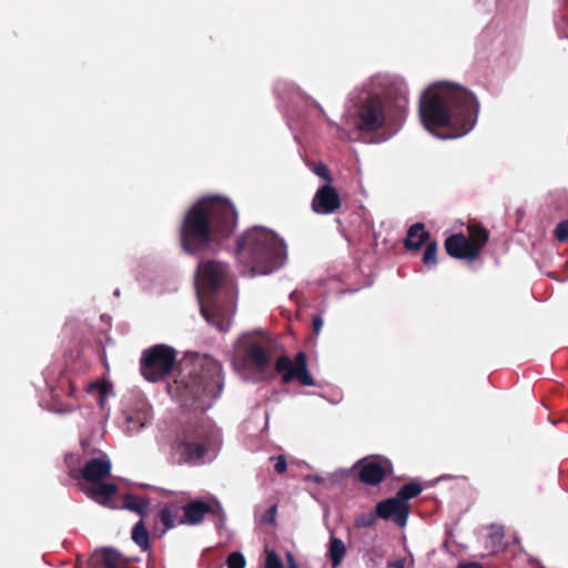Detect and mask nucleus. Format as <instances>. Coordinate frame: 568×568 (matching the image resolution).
<instances>
[{"mask_svg":"<svg viewBox=\"0 0 568 568\" xmlns=\"http://www.w3.org/2000/svg\"><path fill=\"white\" fill-rule=\"evenodd\" d=\"M341 140H355L362 134H372L387 123L398 131L408 108V90L403 80L387 74L367 79L362 88L347 101L343 121L345 126L329 119L324 108L313 102Z\"/></svg>","mask_w":568,"mask_h":568,"instance_id":"obj_1","label":"nucleus"},{"mask_svg":"<svg viewBox=\"0 0 568 568\" xmlns=\"http://www.w3.org/2000/svg\"><path fill=\"white\" fill-rule=\"evenodd\" d=\"M479 109V101L471 91L448 81L430 84L419 101L424 128L443 140L468 134L477 123Z\"/></svg>","mask_w":568,"mask_h":568,"instance_id":"obj_2","label":"nucleus"},{"mask_svg":"<svg viewBox=\"0 0 568 568\" xmlns=\"http://www.w3.org/2000/svg\"><path fill=\"white\" fill-rule=\"evenodd\" d=\"M237 223L234 205L225 199L204 197L196 202L185 215L181 243L191 254L206 250L217 235L229 236Z\"/></svg>","mask_w":568,"mask_h":568,"instance_id":"obj_3","label":"nucleus"},{"mask_svg":"<svg viewBox=\"0 0 568 568\" xmlns=\"http://www.w3.org/2000/svg\"><path fill=\"white\" fill-rule=\"evenodd\" d=\"M202 316L221 332H227L234 313V284L227 265L210 260L200 262L195 276Z\"/></svg>","mask_w":568,"mask_h":568,"instance_id":"obj_4","label":"nucleus"},{"mask_svg":"<svg viewBox=\"0 0 568 568\" xmlns=\"http://www.w3.org/2000/svg\"><path fill=\"white\" fill-rule=\"evenodd\" d=\"M222 388L221 364L204 355L182 366L179 378L169 385V393L183 406L206 410L221 395Z\"/></svg>","mask_w":568,"mask_h":568,"instance_id":"obj_5","label":"nucleus"},{"mask_svg":"<svg viewBox=\"0 0 568 568\" xmlns=\"http://www.w3.org/2000/svg\"><path fill=\"white\" fill-rule=\"evenodd\" d=\"M237 257L248 267L250 275H266L286 261V244L276 233L254 226L237 240Z\"/></svg>","mask_w":568,"mask_h":568,"instance_id":"obj_6","label":"nucleus"},{"mask_svg":"<svg viewBox=\"0 0 568 568\" xmlns=\"http://www.w3.org/2000/svg\"><path fill=\"white\" fill-rule=\"evenodd\" d=\"M221 444L220 429L210 420H203L181 432L173 446V454L178 463L200 465L213 460Z\"/></svg>","mask_w":568,"mask_h":568,"instance_id":"obj_7","label":"nucleus"},{"mask_svg":"<svg viewBox=\"0 0 568 568\" xmlns=\"http://www.w3.org/2000/svg\"><path fill=\"white\" fill-rule=\"evenodd\" d=\"M271 363L270 341L261 333L242 335L233 351L232 364L244 379L258 378Z\"/></svg>","mask_w":568,"mask_h":568,"instance_id":"obj_8","label":"nucleus"},{"mask_svg":"<svg viewBox=\"0 0 568 568\" xmlns=\"http://www.w3.org/2000/svg\"><path fill=\"white\" fill-rule=\"evenodd\" d=\"M176 352L164 344L155 345L143 353L141 373L150 382L165 377L173 368Z\"/></svg>","mask_w":568,"mask_h":568,"instance_id":"obj_9","label":"nucleus"},{"mask_svg":"<svg viewBox=\"0 0 568 568\" xmlns=\"http://www.w3.org/2000/svg\"><path fill=\"white\" fill-rule=\"evenodd\" d=\"M184 514V524L195 526L203 521L206 514L216 516L221 521L225 520V513L219 499L215 496L206 498H196L186 503L182 507Z\"/></svg>","mask_w":568,"mask_h":568,"instance_id":"obj_10","label":"nucleus"},{"mask_svg":"<svg viewBox=\"0 0 568 568\" xmlns=\"http://www.w3.org/2000/svg\"><path fill=\"white\" fill-rule=\"evenodd\" d=\"M275 368L280 374H282L284 383L297 379L302 385H314V379L307 371L306 356L303 352L296 354L294 362H292L287 356H281L276 361Z\"/></svg>","mask_w":568,"mask_h":568,"instance_id":"obj_11","label":"nucleus"},{"mask_svg":"<svg viewBox=\"0 0 568 568\" xmlns=\"http://www.w3.org/2000/svg\"><path fill=\"white\" fill-rule=\"evenodd\" d=\"M359 479L367 485H378L392 471V463L384 457L374 456L363 458L357 463Z\"/></svg>","mask_w":568,"mask_h":568,"instance_id":"obj_12","label":"nucleus"},{"mask_svg":"<svg viewBox=\"0 0 568 568\" xmlns=\"http://www.w3.org/2000/svg\"><path fill=\"white\" fill-rule=\"evenodd\" d=\"M376 513L379 518L392 519L404 527L409 515V504L398 497L388 498L377 504Z\"/></svg>","mask_w":568,"mask_h":568,"instance_id":"obj_13","label":"nucleus"},{"mask_svg":"<svg viewBox=\"0 0 568 568\" xmlns=\"http://www.w3.org/2000/svg\"><path fill=\"white\" fill-rule=\"evenodd\" d=\"M339 206V195L331 184H326L318 189L312 201V209L318 214H331Z\"/></svg>","mask_w":568,"mask_h":568,"instance_id":"obj_14","label":"nucleus"},{"mask_svg":"<svg viewBox=\"0 0 568 568\" xmlns=\"http://www.w3.org/2000/svg\"><path fill=\"white\" fill-rule=\"evenodd\" d=\"M447 253L457 258L475 260L479 255V246L463 234L449 236L445 242Z\"/></svg>","mask_w":568,"mask_h":568,"instance_id":"obj_15","label":"nucleus"},{"mask_svg":"<svg viewBox=\"0 0 568 568\" xmlns=\"http://www.w3.org/2000/svg\"><path fill=\"white\" fill-rule=\"evenodd\" d=\"M111 460L106 455L88 460L82 469V477L92 484H99L111 473Z\"/></svg>","mask_w":568,"mask_h":568,"instance_id":"obj_16","label":"nucleus"},{"mask_svg":"<svg viewBox=\"0 0 568 568\" xmlns=\"http://www.w3.org/2000/svg\"><path fill=\"white\" fill-rule=\"evenodd\" d=\"M88 395H92L97 398L100 408L104 412V416L108 417L110 408L106 407V400L114 396L112 384L105 381H94L85 386Z\"/></svg>","mask_w":568,"mask_h":568,"instance_id":"obj_17","label":"nucleus"},{"mask_svg":"<svg viewBox=\"0 0 568 568\" xmlns=\"http://www.w3.org/2000/svg\"><path fill=\"white\" fill-rule=\"evenodd\" d=\"M428 233L425 231L423 223H416L412 225L407 232L405 245L409 250L417 251L427 241Z\"/></svg>","mask_w":568,"mask_h":568,"instance_id":"obj_18","label":"nucleus"},{"mask_svg":"<svg viewBox=\"0 0 568 568\" xmlns=\"http://www.w3.org/2000/svg\"><path fill=\"white\" fill-rule=\"evenodd\" d=\"M84 493L99 504L106 505L116 493V486L112 483L99 484L95 487L84 489Z\"/></svg>","mask_w":568,"mask_h":568,"instance_id":"obj_19","label":"nucleus"},{"mask_svg":"<svg viewBox=\"0 0 568 568\" xmlns=\"http://www.w3.org/2000/svg\"><path fill=\"white\" fill-rule=\"evenodd\" d=\"M123 508L131 510L140 516L149 511L150 503L148 499L134 494H125L122 498Z\"/></svg>","mask_w":568,"mask_h":568,"instance_id":"obj_20","label":"nucleus"},{"mask_svg":"<svg viewBox=\"0 0 568 568\" xmlns=\"http://www.w3.org/2000/svg\"><path fill=\"white\" fill-rule=\"evenodd\" d=\"M150 422L148 412L139 413L136 415H126L122 426L123 432L128 435L139 433Z\"/></svg>","mask_w":568,"mask_h":568,"instance_id":"obj_21","label":"nucleus"},{"mask_svg":"<svg viewBox=\"0 0 568 568\" xmlns=\"http://www.w3.org/2000/svg\"><path fill=\"white\" fill-rule=\"evenodd\" d=\"M160 520L164 525L165 531L184 524V519L180 517V508L176 505H168L160 513Z\"/></svg>","mask_w":568,"mask_h":568,"instance_id":"obj_22","label":"nucleus"},{"mask_svg":"<svg viewBox=\"0 0 568 568\" xmlns=\"http://www.w3.org/2000/svg\"><path fill=\"white\" fill-rule=\"evenodd\" d=\"M346 555V547L342 539L331 537L327 556L332 561L333 568L341 565Z\"/></svg>","mask_w":568,"mask_h":568,"instance_id":"obj_23","label":"nucleus"},{"mask_svg":"<svg viewBox=\"0 0 568 568\" xmlns=\"http://www.w3.org/2000/svg\"><path fill=\"white\" fill-rule=\"evenodd\" d=\"M132 539L142 550L145 551L150 548L149 532L142 520L134 525Z\"/></svg>","mask_w":568,"mask_h":568,"instance_id":"obj_24","label":"nucleus"},{"mask_svg":"<svg viewBox=\"0 0 568 568\" xmlns=\"http://www.w3.org/2000/svg\"><path fill=\"white\" fill-rule=\"evenodd\" d=\"M101 560L105 568H123L124 562L118 551L105 548L101 551Z\"/></svg>","mask_w":568,"mask_h":568,"instance_id":"obj_25","label":"nucleus"},{"mask_svg":"<svg viewBox=\"0 0 568 568\" xmlns=\"http://www.w3.org/2000/svg\"><path fill=\"white\" fill-rule=\"evenodd\" d=\"M422 493V487L417 483H409L404 485L396 494V497L408 503L409 499L416 497Z\"/></svg>","mask_w":568,"mask_h":568,"instance_id":"obj_26","label":"nucleus"},{"mask_svg":"<svg viewBox=\"0 0 568 568\" xmlns=\"http://www.w3.org/2000/svg\"><path fill=\"white\" fill-rule=\"evenodd\" d=\"M469 236L471 240L470 242L475 243L479 246V251L481 250L483 245L488 240V233L485 229L477 226V225H470L468 227Z\"/></svg>","mask_w":568,"mask_h":568,"instance_id":"obj_27","label":"nucleus"},{"mask_svg":"<svg viewBox=\"0 0 568 568\" xmlns=\"http://www.w3.org/2000/svg\"><path fill=\"white\" fill-rule=\"evenodd\" d=\"M437 244L436 242H429L426 245L425 252L423 254V263L425 265H436L437 262Z\"/></svg>","mask_w":568,"mask_h":568,"instance_id":"obj_28","label":"nucleus"},{"mask_svg":"<svg viewBox=\"0 0 568 568\" xmlns=\"http://www.w3.org/2000/svg\"><path fill=\"white\" fill-rule=\"evenodd\" d=\"M265 568H284L282 559L273 549H267L265 551Z\"/></svg>","mask_w":568,"mask_h":568,"instance_id":"obj_29","label":"nucleus"},{"mask_svg":"<svg viewBox=\"0 0 568 568\" xmlns=\"http://www.w3.org/2000/svg\"><path fill=\"white\" fill-rule=\"evenodd\" d=\"M226 566L227 568H245L246 560L242 552L233 551L227 556Z\"/></svg>","mask_w":568,"mask_h":568,"instance_id":"obj_30","label":"nucleus"},{"mask_svg":"<svg viewBox=\"0 0 568 568\" xmlns=\"http://www.w3.org/2000/svg\"><path fill=\"white\" fill-rule=\"evenodd\" d=\"M376 517H378L377 513L363 514L355 519V526L357 528H369L375 524Z\"/></svg>","mask_w":568,"mask_h":568,"instance_id":"obj_31","label":"nucleus"},{"mask_svg":"<svg viewBox=\"0 0 568 568\" xmlns=\"http://www.w3.org/2000/svg\"><path fill=\"white\" fill-rule=\"evenodd\" d=\"M554 235L559 242L568 241V220L560 222L556 226Z\"/></svg>","mask_w":568,"mask_h":568,"instance_id":"obj_32","label":"nucleus"},{"mask_svg":"<svg viewBox=\"0 0 568 568\" xmlns=\"http://www.w3.org/2000/svg\"><path fill=\"white\" fill-rule=\"evenodd\" d=\"M313 172H314L317 176H320V178L324 179V180L327 182V184H329V183H331L332 178H331L329 170H328V168H327V165H326V164H324V163H317V164L313 168Z\"/></svg>","mask_w":568,"mask_h":568,"instance_id":"obj_33","label":"nucleus"},{"mask_svg":"<svg viewBox=\"0 0 568 568\" xmlns=\"http://www.w3.org/2000/svg\"><path fill=\"white\" fill-rule=\"evenodd\" d=\"M287 468L286 458L280 455L275 458L274 469L277 474H283Z\"/></svg>","mask_w":568,"mask_h":568,"instance_id":"obj_34","label":"nucleus"},{"mask_svg":"<svg viewBox=\"0 0 568 568\" xmlns=\"http://www.w3.org/2000/svg\"><path fill=\"white\" fill-rule=\"evenodd\" d=\"M504 537L503 528L499 526H493L490 531V538L500 541Z\"/></svg>","mask_w":568,"mask_h":568,"instance_id":"obj_35","label":"nucleus"},{"mask_svg":"<svg viewBox=\"0 0 568 568\" xmlns=\"http://www.w3.org/2000/svg\"><path fill=\"white\" fill-rule=\"evenodd\" d=\"M323 327V318L322 316L317 315L313 318V331L316 335L320 334L321 329Z\"/></svg>","mask_w":568,"mask_h":568,"instance_id":"obj_36","label":"nucleus"},{"mask_svg":"<svg viewBox=\"0 0 568 568\" xmlns=\"http://www.w3.org/2000/svg\"><path fill=\"white\" fill-rule=\"evenodd\" d=\"M405 564H406V559L402 558V559H397V560H394V561H389L387 564V567L388 568H404Z\"/></svg>","mask_w":568,"mask_h":568,"instance_id":"obj_37","label":"nucleus"},{"mask_svg":"<svg viewBox=\"0 0 568 568\" xmlns=\"http://www.w3.org/2000/svg\"><path fill=\"white\" fill-rule=\"evenodd\" d=\"M275 514H276V506H273V507H271V508L268 509V514H267V516H264V517H263V521H268V523L274 521Z\"/></svg>","mask_w":568,"mask_h":568,"instance_id":"obj_38","label":"nucleus"},{"mask_svg":"<svg viewBox=\"0 0 568 568\" xmlns=\"http://www.w3.org/2000/svg\"><path fill=\"white\" fill-rule=\"evenodd\" d=\"M286 560H287L288 568H298V565H297L292 552L286 554Z\"/></svg>","mask_w":568,"mask_h":568,"instance_id":"obj_39","label":"nucleus"},{"mask_svg":"<svg viewBox=\"0 0 568 568\" xmlns=\"http://www.w3.org/2000/svg\"><path fill=\"white\" fill-rule=\"evenodd\" d=\"M308 479L310 480H313L315 483H318V484H322L324 483V478L318 476V475H312V476H308Z\"/></svg>","mask_w":568,"mask_h":568,"instance_id":"obj_40","label":"nucleus"},{"mask_svg":"<svg viewBox=\"0 0 568 568\" xmlns=\"http://www.w3.org/2000/svg\"><path fill=\"white\" fill-rule=\"evenodd\" d=\"M71 459H72V456H69V457L67 458V463H68V464H70V463H71Z\"/></svg>","mask_w":568,"mask_h":568,"instance_id":"obj_41","label":"nucleus"}]
</instances>
